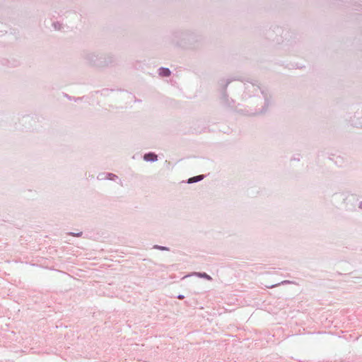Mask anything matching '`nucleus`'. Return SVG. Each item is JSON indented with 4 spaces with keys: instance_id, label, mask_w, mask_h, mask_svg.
Masks as SVG:
<instances>
[{
    "instance_id": "obj_1",
    "label": "nucleus",
    "mask_w": 362,
    "mask_h": 362,
    "mask_svg": "<svg viewBox=\"0 0 362 362\" xmlns=\"http://www.w3.org/2000/svg\"><path fill=\"white\" fill-rule=\"evenodd\" d=\"M86 62L93 66L103 67L107 65L105 57L96 52H88L85 55Z\"/></svg>"
},
{
    "instance_id": "obj_2",
    "label": "nucleus",
    "mask_w": 362,
    "mask_h": 362,
    "mask_svg": "<svg viewBox=\"0 0 362 362\" xmlns=\"http://www.w3.org/2000/svg\"><path fill=\"white\" fill-rule=\"evenodd\" d=\"M144 160L147 162H155L158 160V156L154 153H148L144 156Z\"/></svg>"
},
{
    "instance_id": "obj_3",
    "label": "nucleus",
    "mask_w": 362,
    "mask_h": 362,
    "mask_svg": "<svg viewBox=\"0 0 362 362\" xmlns=\"http://www.w3.org/2000/svg\"><path fill=\"white\" fill-rule=\"evenodd\" d=\"M117 177V176L112 173H107L106 175L100 174L98 176V180L108 179V180H114Z\"/></svg>"
},
{
    "instance_id": "obj_4",
    "label": "nucleus",
    "mask_w": 362,
    "mask_h": 362,
    "mask_svg": "<svg viewBox=\"0 0 362 362\" xmlns=\"http://www.w3.org/2000/svg\"><path fill=\"white\" fill-rule=\"evenodd\" d=\"M170 73L171 72L168 68L161 67L159 69V74L162 76H169Z\"/></svg>"
},
{
    "instance_id": "obj_5",
    "label": "nucleus",
    "mask_w": 362,
    "mask_h": 362,
    "mask_svg": "<svg viewBox=\"0 0 362 362\" xmlns=\"http://www.w3.org/2000/svg\"><path fill=\"white\" fill-rule=\"evenodd\" d=\"M203 179H204V175H202L194 176V177H190L187 181V183L191 184V183L197 182L201 181Z\"/></svg>"
},
{
    "instance_id": "obj_6",
    "label": "nucleus",
    "mask_w": 362,
    "mask_h": 362,
    "mask_svg": "<svg viewBox=\"0 0 362 362\" xmlns=\"http://www.w3.org/2000/svg\"><path fill=\"white\" fill-rule=\"evenodd\" d=\"M193 275H195V276L201 277V278H204L209 281L212 279V278L206 273L194 272V273H193Z\"/></svg>"
},
{
    "instance_id": "obj_7",
    "label": "nucleus",
    "mask_w": 362,
    "mask_h": 362,
    "mask_svg": "<svg viewBox=\"0 0 362 362\" xmlns=\"http://www.w3.org/2000/svg\"><path fill=\"white\" fill-rule=\"evenodd\" d=\"M153 248H156V249H158V250H163V251H168L169 250V248L167 247L159 246V245H154Z\"/></svg>"
},
{
    "instance_id": "obj_8",
    "label": "nucleus",
    "mask_w": 362,
    "mask_h": 362,
    "mask_svg": "<svg viewBox=\"0 0 362 362\" xmlns=\"http://www.w3.org/2000/svg\"><path fill=\"white\" fill-rule=\"evenodd\" d=\"M70 234L72 235L73 236L79 237V236L81 235L82 233L81 232L78 233H71Z\"/></svg>"
},
{
    "instance_id": "obj_9",
    "label": "nucleus",
    "mask_w": 362,
    "mask_h": 362,
    "mask_svg": "<svg viewBox=\"0 0 362 362\" xmlns=\"http://www.w3.org/2000/svg\"><path fill=\"white\" fill-rule=\"evenodd\" d=\"M177 298H179V299H183V298H184V296H183V295L180 294V295H178Z\"/></svg>"
},
{
    "instance_id": "obj_10",
    "label": "nucleus",
    "mask_w": 362,
    "mask_h": 362,
    "mask_svg": "<svg viewBox=\"0 0 362 362\" xmlns=\"http://www.w3.org/2000/svg\"><path fill=\"white\" fill-rule=\"evenodd\" d=\"M265 105H267V106L269 105V102H268L267 98L266 97H265Z\"/></svg>"
},
{
    "instance_id": "obj_11",
    "label": "nucleus",
    "mask_w": 362,
    "mask_h": 362,
    "mask_svg": "<svg viewBox=\"0 0 362 362\" xmlns=\"http://www.w3.org/2000/svg\"><path fill=\"white\" fill-rule=\"evenodd\" d=\"M288 283H290V281H283L281 282V284H288Z\"/></svg>"
},
{
    "instance_id": "obj_12",
    "label": "nucleus",
    "mask_w": 362,
    "mask_h": 362,
    "mask_svg": "<svg viewBox=\"0 0 362 362\" xmlns=\"http://www.w3.org/2000/svg\"><path fill=\"white\" fill-rule=\"evenodd\" d=\"M358 208L362 209V202H361L358 204Z\"/></svg>"
}]
</instances>
